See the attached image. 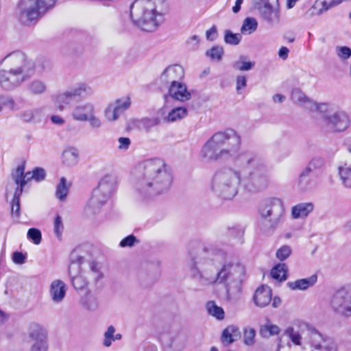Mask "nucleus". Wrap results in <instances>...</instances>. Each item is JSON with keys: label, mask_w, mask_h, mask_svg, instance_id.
<instances>
[{"label": "nucleus", "mask_w": 351, "mask_h": 351, "mask_svg": "<svg viewBox=\"0 0 351 351\" xmlns=\"http://www.w3.org/2000/svg\"><path fill=\"white\" fill-rule=\"evenodd\" d=\"M192 277L201 285L226 284L229 294L231 282L240 286L245 274L243 265L228 259L226 253L211 245L201 246L191 258Z\"/></svg>", "instance_id": "obj_1"}, {"label": "nucleus", "mask_w": 351, "mask_h": 351, "mask_svg": "<svg viewBox=\"0 0 351 351\" xmlns=\"http://www.w3.org/2000/svg\"><path fill=\"white\" fill-rule=\"evenodd\" d=\"M136 187L143 192L157 195L167 191L172 182L169 168L161 158H152L139 163L134 169Z\"/></svg>", "instance_id": "obj_2"}, {"label": "nucleus", "mask_w": 351, "mask_h": 351, "mask_svg": "<svg viewBox=\"0 0 351 351\" xmlns=\"http://www.w3.org/2000/svg\"><path fill=\"white\" fill-rule=\"evenodd\" d=\"M241 137L234 129L228 128L215 133L201 149V157L209 162L228 161L241 154Z\"/></svg>", "instance_id": "obj_3"}, {"label": "nucleus", "mask_w": 351, "mask_h": 351, "mask_svg": "<svg viewBox=\"0 0 351 351\" xmlns=\"http://www.w3.org/2000/svg\"><path fill=\"white\" fill-rule=\"evenodd\" d=\"M242 171L241 186L248 193L255 194L267 188L269 174L260 156L254 152L244 151L237 158Z\"/></svg>", "instance_id": "obj_4"}, {"label": "nucleus", "mask_w": 351, "mask_h": 351, "mask_svg": "<svg viewBox=\"0 0 351 351\" xmlns=\"http://www.w3.org/2000/svg\"><path fill=\"white\" fill-rule=\"evenodd\" d=\"M34 63L25 53L17 51L9 54L0 67V86L11 90L19 86L34 72Z\"/></svg>", "instance_id": "obj_5"}, {"label": "nucleus", "mask_w": 351, "mask_h": 351, "mask_svg": "<svg viewBox=\"0 0 351 351\" xmlns=\"http://www.w3.org/2000/svg\"><path fill=\"white\" fill-rule=\"evenodd\" d=\"M168 10L166 0H136L130 6V17L142 30L154 32L164 22Z\"/></svg>", "instance_id": "obj_6"}, {"label": "nucleus", "mask_w": 351, "mask_h": 351, "mask_svg": "<svg viewBox=\"0 0 351 351\" xmlns=\"http://www.w3.org/2000/svg\"><path fill=\"white\" fill-rule=\"evenodd\" d=\"M242 171L240 166H226L218 169L213 173L209 187L217 197L225 200L234 199L239 192Z\"/></svg>", "instance_id": "obj_7"}, {"label": "nucleus", "mask_w": 351, "mask_h": 351, "mask_svg": "<svg viewBox=\"0 0 351 351\" xmlns=\"http://www.w3.org/2000/svg\"><path fill=\"white\" fill-rule=\"evenodd\" d=\"M285 209L281 199L269 197L262 200L258 206V228L266 235L274 233L283 222Z\"/></svg>", "instance_id": "obj_8"}, {"label": "nucleus", "mask_w": 351, "mask_h": 351, "mask_svg": "<svg viewBox=\"0 0 351 351\" xmlns=\"http://www.w3.org/2000/svg\"><path fill=\"white\" fill-rule=\"evenodd\" d=\"M115 183V178L111 175H106L101 178L97 186L93 190L92 196L85 208L87 215H94L100 211L101 208L110 197Z\"/></svg>", "instance_id": "obj_9"}, {"label": "nucleus", "mask_w": 351, "mask_h": 351, "mask_svg": "<svg viewBox=\"0 0 351 351\" xmlns=\"http://www.w3.org/2000/svg\"><path fill=\"white\" fill-rule=\"evenodd\" d=\"M92 88L85 83L77 84L74 87L58 93L53 97L54 106L59 111H63L69 108L75 97H83L90 95Z\"/></svg>", "instance_id": "obj_10"}, {"label": "nucleus", "mask_w": 351, "mask_h": 351, "mask_svg": "<svg viewBox=\"0 0 351 351\" xmlns=\"http://www.w3.org/2000/svg\"><path fill=\"white\" fill-rule=\"evenodd\" d=\"M330 305L339 315L351 317V285L337 289L331 296Z\"/></svg>", "instance_id": "obj_11"}, {"label": "nucleus", "mask_w": 351, "mask_h": 351, "mask_svg": "<svg viewBox=\"0 0 351 351\" xmlns=\"http://www.w3.org/2000/svg\"><path fill=\"white\" fill-rule=\"evenodd\" d=\"M56 2V0H23L25 7L22 9L21 17L28 22L36 20L51 9Z\"/></svg>", "instance_id": "obj_12"}, {"label": "nucleus", "mask_w": 351, "mask_h": 351, "mask_svg": "<svg viewBox=\"0 0 351 351\" xmlns=\"http://www.w3.org/2000/svg\"><path fill=\"white\" fill-rule=\"evenodd\" d=\"M327 127L332 132H342L350 126V119L347 112L338 110L332 114H326L324 117Z\"/></svg>", "instance_id": "obj_13"}, {"label": "nucleus", "mask_w": 351, "mask_h": 351, "mask_svg": "<svg viewBox=\"0 0 351 351\" xmlns=\"http://www.w3.org/2000/svg\"><path fill=\"white\" fill-rule=\"evenodd\" d=\"M29 337L32 343L31 351H47V334L43 326L32 324L29 328Z\"/></svg>", "instance_id": "obj_14"}, {"label": "nucleus", "mask_w": 351, "mask_h": 351, "mask_svg": "<svg viewBox=\"0 0 351 351\" xmlns=\"http://www.w3.org/2000/svg\"><path fill=\"white\" fill-rule=\"evenodd\" d=\"M292 101L301 106L306 110L313 111L318 110L321 112L326 111L327 105L326 104H317L313 100L306 97V95L300 89H294L291 93Z\"/></svg>", "instance_id": "obj_15"}, {"label": "nucleus", "mask_w": 351, "mask_h": 351, "mask_svg": "<svg viewBox=\"0 0 351 351\" xmlns=\"http://www.w3.org/2000/svg\"><path fill=\"white\" fill-rule=\"evenodd\" d=\"M325 165L324 158L315 156L311 159L307 166L303 169L299 176L298 184L302 190L308 188L310 180L308 176L313 171L319 170Z\"/></svg>", "instance_id": "obj_16"}, {"label": "nucleus", "mask_w": 351, "mask_h": 351, "mask_svg": "<svg viewBox=\"0 0 351 351\" xmlns=\"http://www.w3.org/2000/svg\"><path fill=\"white\" fill-rule=\"evenodd\" d=\"M184 71L183 68L178 64L167 66L160 75V80L165 83H170V85L180 82L184 77Z\"/></svg>", "instance_id": "obj_17"}, {"label": "nucleus", "mask_w": 351, "mask_h": 351, "mask_svg": "<svg viewBox=\"0 0 351 351\" xmlns=\"http://www.w3.org/2000/svg\"><path fill=\"white\" fill-rule=\"evenodd\" d=\"M130 103L128 99L123 101L117 99L114 103L110 104L105 111V116L108 121H115L119 114L128 108Z\"/></svg>", "instance_id": "obj_18"}, {"label": "nucleus", "mask_w": 351, "mask_h": 351, "mask_svg": "<svg viewBox=\"0 0 351 351\" xmlns=\"http://www.w3.org/2000/svg\"><path fill=\"white\" fill-rule=\"evenodd\" d=\"M168 93L173 99L182 102L189 101L191 97V92L187 90L186 86L182 82L170 85Z\"/></svg>", "instance_id": "obj_19"}, {"label": "nucleus", "mask_w": 351, "mask_h": 351, "mask_svg": "<svg viewBox=\"0 0 351 351\" xmlns=\"http://www.w3.org/2000/svg\"><path fill=\"white\" fill-rule=\"evenodd\" d=\"M66 285L61 280H53L49 286V295L55 303L61 302L66 295Z\"/></svg>", "instance_id": "obj_20"}, {"label": "nucleus", "mask_w": 351, "mask_h": 351, "mask_svg": "<svg viewBox=\"0 0 351 351\" xmlns=\"http://www.w3.org/2000/svg\"><path fill=\"white\" fill-rule=\"evenodd\" d=\"M271 296L272 293L270 287L267 285H262L256 290L253 300L256 306L263 308L271 302Z\"/></svg>", "instance_id": "obj_21"}, {"label": "nucleus", "mask_w": 351, "mask_h": 351, "mask_svg": "<svg viewBox=\"0 0 351 351\" xmlns=\"http://www.w3.org/2000/svg\"><path fill=\"white\" fill-rule=\"evenodd\" d=\"M93 113H95L93 105L90 103H83L73 108L72 117L76 121H87Z\"/></svg>", "instance_id": "obj_22"}, {"label": "nucleus", "mask_w": 351, "mask_h": 351, "mask_svg": "<svg viewBox=\"0 0 351 351\" xmlns=\"http://www.w3.org/2000/svg\"><path fill=\"white\" fill-rule=\"evenodd\" d=\"M259 14L261 19L270 26H275L280 23V12L279 5L260 11Z\"/></svg>", "instance_id": "obj_23"}, {"label": "nucleus", "mask_w": 351, "mask_h": 351, "mask_svg": "<svg viewBox=\"0 0 351 351\" xmlns=\"http://www.w3.org/2000/svg\"><path fill=\"white\" fill-rule=\"evenodd\" d=\"M317 280V275H312L307 278L299 279L293 282H288L287 286L291 290L304 291L313 286Z\"/></svg>", "instance_id": "obj_24"}, {"label": "nucleus", "mask_w": 351, "mask_h": 351, "mask_svg": "<svg viewBox=\"0 0 351 351\" xmlns=\"http://www.w3.org/2000/svg\"><path fill=\"white\" fill-rule=\"evenodd\" d=\"M26 90L32 96H38L46 93L47 85L45 81L41 79H34L26 86Z\"/></svg>", "instance_id": "obj_25"}, {"label": "nucleus", "mask_w": 351, "mask_h": 351, "mask_svg": "<svg viewBox=\"0 0 351 351\" xmlns=\"http://www.w3.org/2000/svg\"><path fill=\"white\" fill-rule=\"evenodd\" d=\"M314 209V205L311 202L300 203L291 208V216L293 219H302L306 217Z\"/></svg>", "instance_id": "obj_26"}, {"label": "nucleus", "mask_w": 351, "mask_h": 351, "mask_svg": "<svg viewBox=\"0 0 351 351\" xmlns=\"http://www.w3.org/2000/svg\"><path fill=\"white\" fill-rule=\"evenodd\" d=\"M79 151L74 147L66 148L62 154V162L67 167H74L79 162Z\"/></svg>", "instance_id": "obj_27"}, {"label": "nucleus", "mask_w": 351, "mask_h": 351, "mask_svg": "<svg viewBox=\"0 0 351 351\" xmlns=\"http://www.w3.org/2000/svg\"><path fill=\"white\" fill-rule=\"evenodd\" d=\"M160 123V119L158 117L149 118L145 117L137 119L134 121V125L141 131L149 133L153 128L158 126Z\"/></svg>", "instance_id": "obj_28"}, {"label": "nucleus", "mask_w": 351, "mask_h": 351, "mask_svg": "<svg viewBox=\"0 0 351 351\" xmlns=\"http://www.w3.org/2000/svg\"><path fill=\"white\" fill-rule=\"evenodd\" d=\"M240 337L238 327L230 325L226 328L221 335V341L228 345L232 343Z\"/></svg>", "instance_id": "obj_29"}, {"label": "nucleus", "mask_w": 351, "mask_h": 351, "mask_svg": "<svg viewBox=\"0 0 351 351\" xmlns=\"http://www.w3.org/2000/svg\"><path fill=\"white\" fill-rule=\"evenodd\" d=\"M71 282L73 287L77 291L85 289L90 283L84 271H80L77 275L73 276Z\"/></svg>", "instance_id": "obj_30"}, {"label": "nucleus", "mask_w": 351, "mask_h": 351, "mask_svg": "<svg viewBox=\"0 0 351 351\" xmlns=\"http://www.w3.org/2000/svg\"><path fill=\"white\" fill-rule=\"evenodd\" d=\"M80 303L82 306L88 311H94L98 307V300L95 295L90 291L82 297Z\"/></svg>", "instance_id": "obj_31"}, {"label": "nucleus", "mask_w": 351, "mask_h": 351, "mask_svg": "<svg viewBox=\"0 0 351 351\" xmlns=\"http://www.w3.org/2000/svg\"><path fill=\"white\" fill-rule=\"evenodd\" d=\"M84 272L90 280V283H97L103 278V274L99 268L98 263L95 261L89 263V269L84 271Z\"/></svg>", "instance_id": "obj_32"}, {"label": "nucleus", "mask_w": 351, "mask_h": 351, "mask_svg": "<svg viewBox=\"0 0 351 351\" xmlns=\"http://www.w3.org/2000/svg\"><path fill=\"white\" fill-rule=\"evenodd\" d=\"M69 187L70 184H67L66 179L64 177H62L56 189V197L60 202L65 201L69 193Z\"/></svg>", "instance_id": "obj_33"}, {"label": "nucleus", "mask_w": 351, "mask_h": 351, "mask_svg": "<svg viewBox=\"0 0 351 351\" xmlns=\"http://www.w3.org/2000/svg\"><path fill=\"white\" fill-rule=\"evenodd\" d=\"M25 171V165H19L14 171L12 173V178L14 180L16 184L19 187V189L23 190V187L27 184V180L23 177Z\"/></svg>", "instance_id": "obj_34"}, {"label": "nucleus", "mask_w": 351, "mask_h": 351, "mask_svg": "<svg viewBox=\"0 0 351 351\" xmlns=\"http://www.w3.org/2000/svg\"><path fill=\"white\" fill-rule=\"evenodd\" d=\"M254 65V62L247 61L245 56H240L238 60L232 63V68L239 71H247L252 69Z\"/></svg>", "instance_id": "obj_35"}, {"label": "nucleus", "mask_w": 351, "mask_h": 351, "mask_svg": "<svg viewBox=\"0 0 351 351\" xmlns=\"http://www.w3.org/2000/svg\"><path fill=\"white\" fill-rule=\"evenodd\" d=\"M287 268L285 263L277 264L271 270V277L280 282L285 281L287 280Z\"/></svg>", "instance_id": "obj_36"}, {"label": "nucleus", "mask_w": 351, "mask_h": 351, "mask_svg": "<svg viewBox=\"0 0 351 351\" xmlns=\"http://www.w3.org/2000/svg\"><path fill=\"white\" fill-rule=\"evenodd\" d=\"M280 328L277 325L269 323V320L266 324L261 326L259 333L263 338H269L271 336L278 335L280 332Z\"/></svg>", "instance_id": "obj_37"}, {"label": "nucleus", "mask_w": 351, "mask_h": 351, "mask_svg": "<svg viewBox=\"0 0 351 351\" xmlns=\"http://www.w3.org/2000/svg\"><path fill=\"white\" fill-rule=\"evenodd\" d=\"M206 308L208 313L217 318V319H223L224 318L223 309L217 306L214 301H209L206 303Z\"/></svg>", "instance_id": "obj_38"}, {"label": "nucleus", "mask_w": 351, "mask_h": 351, "mask_svg": "<svg viewBox=\"0 0 351 351\" xmlns=\"http://www.w3.org/2000/svg\"><path fill=\"white\" fill-rule=\"evenodd\" d=\"M339 174L342 184L346 188L351 189V167L347 165L339 167Z\"/></svg>", "instance_id": "obj_39"}, {"label": "nucleus", "mask_w": 351, "mask_h": 351, "mask_svg": "<svg viewBox=\"0 0 351 351\" xmlns=\"http://www.w3.org/2000/svg\"><path fill=\"white\" fill-rule=\"evenodd\" d=\"M187 115V110L183 107L172 109L167 117V122H175L184 118Z\"/></svg>", "instance_id": "obj_40"}, {"label": "nucleus", "mask_w": 351, "mask_h": 351, "mask_svg": "<svg viewBox=\"0 0 351 351\" xmlns=\"http://www.w3.org/2000/svg\"><path fill=\"white\" fill-rule=\"evenodd\" d=\"M258 27L257 21L252 17H247L244 21L241 28L243 34H250L255 32Z\"/></svg>", "instance_id": "obj_41"}, {"label": "nucleus", "mask_w": 351, "mask_h": 351, "mask_svg": "<svg viewBox=\"0 0 351 351\" xmlns=\"http://www.w3.org/2000/svg\"><path fill=\"white\" fill-rule=\"evenodd\" d=\"M22 193V189H19V187L16 186L12 201L11 212L12 215H15L17 217L20 215V196Z\"/></svg>", "instance_id": "obj_42"}, {"label": "nucleus", "mask_w": 351, "mask_h": 351, "mask_svg": "<svg viewBox=\"0 0 351 351\" xmlns=\"http://www.w3.org/2000/svg\"><path fill=\"white\" fill-rule=\"evenodd\" d=\"M242 38L240 34H234L229 29L224 32V42L228 45H237Z\"/></svg>", "instance_id": "obj_43"}, {"label": "nucleus", "mask_w": 351, "mask_h": 351, "mask_svg": "<svg viewBox=\"0 0 351 351\" xmlns=\"http://www.w3.org/2000/svg\"><path fill=\"white\" fill-rule=\"evenodd\" d=\"M254 5L256 9L260 12L267 8H271V6H276L279 3L278 0H254Z\"/></svg>", "instance_id": "obj_44"}, {"label": "nucleus", "mask_w": 351, "mask_h": 351, "mask_svg": "<svg viewBox=\"0 0 351 351\" xmlns=\"http://www.w3.org/2000/svg\"><path fill=\"white\" fill-rule=\"evenodd\" d=\"M337 0H317L313 5L314 8H319V12L321 13L323 11H326L329 8L339 5Z\"/></svg>", "instance_id": "obj_45"}, {"label": "nucleus", "mask_w": 351, "mask_h": 351, "mask_svg": "<svg viewBox=\"0 0 351 351\" xmlns=\"http://www.w3.org/2000/svg\"><path fill=\"white\" fill-rule=\"evenodd\" d=\"M285 334L289 337L291 341L296 346L301 345L302 336L299 333L298 331L295 330L293 327H288L285 331Z\"/></svg>", "instance_id": "obj_46"}, {"label": "nucleus", "mask_w": 351, "mask_h": 351, "mask_svg": "<svg viewBox=\"0 0 351 351\" xmlns=\"http://www.w3.org/2000/svg\"><path fill=\"white\" fill-rule=\"evenodd\" d=\"M115 328L113 326L108 327L106 331L104 332V339L103 341V346L108 348L112 345V341H115L114 339Z\"/></svg>", "instance_id": "obj_47"}, {"label": "nucleus", "mask_w": 351, "mask_h": 351, "mask_svg": "<svg viewBox=\"0 0 351 351\" xmlns=\"http://www.w3.org/2000/svg\"><path fill=\"white\" fill-rule=\"evenodd\" d=\"M206 55L213 60L220 61L223 55V47L216 45L206 52Z\"/></svg>", "instance_id": "obj_48"}, {"label": "nucleus", "mask_w": 351, "mask_h": 351, "mask_svg": "<svg viewBox=\"0 0 351 351\" xmlns=\"http://www.w3.org/2000/svg\"><path fill=\"white\" fill-rule=\"evenodd\" d=\"M40 112L39 109H29L21 112L20 118L25 122H32L35 117L39 114Z\"/></svg>", "instance_id": "obj_49"}, {"label": "nucleus", "mask_w": 351, "mask_h": 351, "mask_svg": "<svg viewBox=\"0 0 351 351\" xmlns=\"http://www.w3.org/2000/svg\"><path fill=\"white\" fill-rule=\"evenodd\" d=\"M256 331L252 328H246L244 329L243 342L247 346H252L254 343V337Z\"/></svg>", "instance_id": "obj_50"}, {"label": "nucleus", "mask_w": 351, "mask_h": 351, "mask_svg": "<svg viewBox=\"0 0 351 351\" xmlns=\"http://www.w3.org/2000/svg\"><path fill=\"white\" fill-rule=\"evenodd\" d=\"M291 252L292 250L290 246L283 245L276 251V256L279 261H283L289 257Z\"/></svg>", "instance_id": "obj_51"}, {"label": "nucleus", "mask_w": 351, "mask_h": 351, "mask_svg": "<svg viewBox=\"0 0 351 351\" xmlns=\"http://www.w3.org/2000/svg\"><path fill=\"white\" fill-rule=\"evenodd\" d=\"M27 237L32 240L35 244L38 245L41 241V232L36 228H30L27 232Z\"/></svg>", "instance_id": "obj_52"}, {"label": "nucleus", "mask_w": 351, "mask_h": 351, "mask_svg": "<svg viewBox=\"0 0 351 351\" xmlns=\"http://www.w3.org/2000/svg\"><path fill=\"white\" fill-rule=\"evenodd\" d=\"M336 53L340 59L347 60L351 56V49L346 46L337 47Z\"/></svg>", "instance_id": "obj_53"}, {"label": "nucleus", "mask_w": 351, "mask_h": 351, "mask_svg": "<svg viewBox=\"0 0 351 351\" xmlns=\"http://www.w3.org/2000/svg\"><path fill=\"white\" fill-rule=\"evenodd\" d=\"M64 229L63 223L60 216L57 215L54 221V232L58 239H61L62 233Z\"/></svg>", "instance_id": "obj_54"}, {"label": "nucleus", "mask_w": 351, "mask_h": 351, "mask_svg": "<svg viewBox=\"0 0 351 351\" xmlns=\"http://www.w3.org/2000/svg\"><path fill=\"white\" fill-rule=\"evenodd\" d=\"M138 242V241L137 240L136 237L133 234H130L123 239L121 241L119 245L121 247H132L136 243Z\"/></svg>", "instance_id": "obj_55"}, {"label": "nucleus", "mask_w": 351, "mask_h": 351, "mask_svg": "<svg viewBox=\"0 0 351 351\" xmlns=\"http://www.w3.org/2000/svg\"><path fill=\"white\" fill-rule=\"evenodd\" d=\"M199 36L193 35L186 40V44L191 50L195 51L199 47Z\"/></svg>", "instance_id": "obj_56"}, {"label": "nucleus", "mask_w": 351, "mask_h": 351, "mask_svg": "<svg viewBox=\"0 0 351 351\" xmlns=\"http://www.w3.org/2000/svg\"><path fill=\"white\" fill-rule=\"evenodd\" d=\"M247 86V78L245 75H239L236 77V90L238 94L241 93V90Z\"/></svg>", "instance_id": "obj_57"}, {"label": "nucleus", "mask_w": 351, "mask_h": 351, "mask_svg": "<svg viewBox=\"0 0 351 351\" xmlns=\"http://www.w3.org/2000/svg\"><path fill=\"white\" fill-rule=\"evenodd\" d=\"M0 98L1 99V104L3 107L7 106L12 110H14L16 109V103L12 97L1 95Z\"/></svg>", "instance_id": "obj_58"}, {"label": "nucleus", "mask_w": 351, "mask_h": 351, "mask_svg": "<svg viewBox=\"0 0 351 351\" xmlns=\"http://www.w3.org/2000/svg\"><path fill=\"white\" fill-rule=\"evenodd\" d=\"M31 178L36 181L43 180L46 176L45 171L41 167H36L32 172Z\"/></svg>", "instance_id": "obj_59"}, {"label": "nucleus", "mask_w": 351, "mask_h": 351, "mask_svg": "<svg viewBox=\"0 0 351 351\" xmlns=\"http://www.w3.org/2000/svg\"><path fill=\"white\" fill-rule=\"evenodd\" d=\"M119 146L118 148L121 150H126L129 148L131 141L128 137H120L118 139Z\"/></svg>", "instance_id": "obj_60"}, {"label": "nucleus", "mask_w": 351, "mask_h": 351, "mask_svg": "<svg viewBox=\"0 0 351 351\" xmlns=\"http://www.w3.org/2000/svg\"><path fill=\"white\" fill-rule=\"evenodd\" d=\"M88 121L90 122V126L94 129H98L101 125V120L95 116V113L90 116Z\"/></svg>", "instance_id": "obj_61"}, {"label": "nucleus", "mask_w": 351, "mask_h": 351, "mask_svg": "<svg viewBox=\"0 0 351 351\" xmlns=\"http://www.w3.org/2000/svg\"><path fill=\"white\" fill-rule=\"evenodd\" d=\"M12 260L16 264H23L25 260V256L19 252H15L12 254Z\"/></svg>", "instance_id": "obj_62"}, {"label": "nucleus", "mask_w": 351, "mask_h": 351, "mask_svg": "<svg viewBox=\"0 0 351 351\" xmlns=\"http://www.w3.org/2000/svg\"><path fill=\"white\" fill-rule=\"evenodd\" d=\"M217 27L213 25L210 29L206 31V36L208 40L213 41L217 38Z\"/></svg>", "instance_id": "obj_63"}, {"label": "nucleus", "mask_w": 351, "mask_h": 351, "mask_svg": "<svg viewBox=\"0 0 351 351\" xmlns=\"http://www.w3.org/2000/svg\"><path fill=\"white\" fill-rule=\"evenodd\" d=\"M10 319V315L0 308V326L5 324Z\"/></svg>", "instance_id": "obj_64"}]
</instances>
